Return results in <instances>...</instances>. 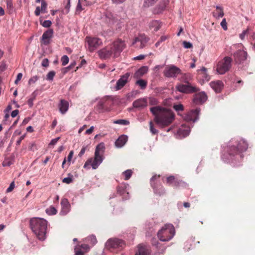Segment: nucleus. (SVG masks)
<instances>
[{
  "label": "nucleus",
  "mask_w": 255,
  "mask_h": 255,
  "mask_svg": "<svg viewBox=\"0 0 255 255\" xmlns=\"http://www.w3.org/2000/svg\"><path fill=\"white\" fill-rule=\"evenodd\" d=\"M154 115L155 123L163 128L170 125L175 119L174 114L170 110L160 106H155L150 109Z\"/></svg>",
  "instance_id": "nucleus-1"
},
{
  "label": "nucleus",
  "mask_w": 255,
  "mask_h": 255,
  "mask_svg": "<svg viewBox=\"0 0 255 255\" xmlns=\"http://www.w3.org/2000/svg\"><path fill=\"white\" fill-rule=\"evenodd\" d=\"M125 48L124 41L118 39L110 45L99 50L98 55L100 58L105 59L109 58L112 55H114V57H117Z\"/></svg>",
  "instance_id": "nucleus-2"
},
{
  "label": "nucleus",
  "mask_w": 255,
  "mask_h": 255,
  "mask_svg": "<svg viewBox=\"0 0 255 255\" xmlns=\"http://www.w3.org/2000/svg\"><path fill=\"white\" fill-rule=\"evenodd\" d=\"M30 227L36 237L43 241L46 238L47 222L43 218H33L30 219Z\"/></svg>",
  "instance_id": "nucleus-3"
},
{
  "label": "nucleus",
  "mask_w": 255,
  "mask_h": 255,
  "mask_svg": "<svg viewBox=\"0 0 255 255\" xmlns=\"http://www.w3.org/2000/svg\"><path fill=\"white\" fill-rule=\"evenodd\" d=\"M104 143H101L99 144L96 148L94 158H90L88 159L84 165L85 168H87L88 166L91 165L94 169H97L103 160V153L104 152Z\"/></svg>",
  "instance_id": "nucleus-4"
},
{
  "label": "nucleus",
  "mask_w": 255,
  "mask_h": 255,
  "mask_svg": "<svg viewBox=\"0 0 255 255\" xmlns=\"http://www.w3.org/2000/svg\"><path fill=\"white\" fill-rule=\"evenodd\" d=\"M175 233L174 226L172 224H166L158 231L157 236L161 241L167 242L173 237Z\"/></svg>",
  "instance_id": "nucleus-5"
},
{
  "label": "nucleus",
  "mask_w": 255,
  "mask_h": 255,
  "mask_svg": "<svg viewBox=\"0 0 255 255\" xmlns=\"http://www.w3.org/2000/svg\"><path fill=\"white\" fill-rule=\"evenodd\" d=\"M232 58L226 56L219 61L216 66V71L219 74H224L228 72L232 66Z\"/></svg>",
  "instance_id": "nucleus-6"
},
{
  "label": "nucleus",
  "mask_w": 255,
  "mask_h": 255,
  "mask_svg": "<svg viewBox=\"0 0 255 255\" xmlns=\"http://www.w3.org/2000/svg\"><path fill=\"white\" fill-rule=\"evenodd\" d=\"M160 175H154L150 180V185L153 188L154 193L159 196H161L165 193V189L158 180Z\"/></svg>",
  "instance_id": "nucleus-7"
},
{
  "label": "nucleus",
  "mask_w": 255,
  "mask_h": 255,
  "mask_svg": "<svg viewBox=\"0 0 255 255\" xmlns=\"http://www.w3.org/2000/svg\"><path fill=\"white\" fill-rule=\"evenodd\" d=\"M106 247L111 251L115 249L121 250L125 247V243L124 241L119 239H110L106 242Z\"/></svg>",
  "instance_id": "nucleus-8"
},
{
  "label": "nucleus",
  "mask_w": 255,
  "mask_h": 255,
  "mask_svg": "<svg viewBox=\"0 0 255 255\" xmlns=\"http://www.w3.org/2000/svg\"><path fill=\"white\" fill-rule=\"evenodd\" d=\"M176 89L181 93L192 94L199 91V89L193 84H179L176 86Z\"/></svg>",
  "instance_id": "nucleus-9"
},
{
  "label": "nucleus",
  "mask_w": 255,
  "mask_h": 255,
  "mask_svg": "<svg viewBox=\"0 0 255 255\" xmlns=\"http://www.w3.org/2000/svg\"><path fill=\"white\" fill-rule=\"evenodd\" d=\"M85 39L90 52L95 51L102 44L101 40L98 38L86 37Z\"/></svg>",
  "instance_id": "nucleus-10"
},
{
  "label": "nucleus",
  "mask_w": 255,
  "mask_h": 255,
  "mask_svg": "<svg viewBox=\"0 0 255 255\" xmlns=\"http://www.w3.org/2000/svg\"><path fill=\"white\" fill-rule=\"evenodd\" d=\"M181 72V70L178 67L170 65L167 66L164 71V75L165 77H176L177 75L179 74Z\"/></svg>",
  "instance_id": "nucleus-11"
},
{
  "label": "nucleus",
  "mask_w": 255,
  "mask_h": 255,
  "mask_svg": "<svg viewBox=\"0 0 255 255\" xmlns=\"http://www.w3.org/2000/svg\"><path fill=\"white\" fill-rule=\"evenodd\" d=\"M149 39L144 34H139L137 37H135L134 39L132 44H135L137 43H140L139 47L143 48L146 46V43L149 41Z\"/></svg>",
  "instance_id": "nucleus-12"
},
{
  "label": "nucleus",
  "mask_w": 255,
  "mask_h": 255,
  "mask_svg": "<svg viewBox=\"0 0 255 255\" xmlns=\"http://www.w3.org/2000/svg\"><path fill=\"white\" fill-rule=\"evenodd\" d=\"M169 3V0H161L154 9V13L155 14H160L162 13L166 8Z\"/></svg>",
  "instance_id": "nucleus-13"
},
{
  "label": "nucleus",
  "mask_w": 255,
  "mask_h": 255,
  "mask_svg": "<svg viewBox=\"0 0 255 255\" xmlns=\"http://www.w3.org/2000/svg\"><path fill=\"white\" fill-rule=\"evenodd\" d=\"M130 76L129 73H127L125 75L121 77L118 80L116 84L117 90L121 89L128 82L129 77Z\"/></svg>",
  "instance_id": "nucleus-14"
},
{
  "label": "nucleus",
  "mask_w": 255,
  "mask_h": 255,
  "mask_svg": "<svg viewBox=\"0 0 255 255\" xmlns=\"http://www.w3.org/2000/svg\"><path fill=\"white\" fill-rule=\"evenodd\" d=\"M207 96L204 92H200L194 95L193 102L196 105L202 104L207 100Z\"/></svg>",
  "instance_id": "nucleus-15"
},
{
  "label": "nucleus",
  "mask_w": 255,
  "mask_h": 255,
  "mask_svg": "<svg viewBox=\"0 0 255 255\" xmlns=\"http://www.w3.org/2000/svg\"><path fill=\"white\" fill-rule=\"evenodd\" d=\"M247 53L242 50H238L234 54V58L236 63H241L247 59Z\"/></svg>",
  "instance_id": "nucleus-16"
},
{
  "label": "nucleus",
  "mask_w": 255,
  "mask_h": 255,
  "mask_svg": "<svg viewBox=\"0 0 255 255\" xmlns=\"http://www.w3.org/2000/svg\"><path fill=\"white\" fill-rule=\"evenodd\" d=\"M53 30L52 29H48L42 34L41 37V42L47 45L49 43V40L52 37Z\"/></svg>",
  "instance_id": "nucleus-17"
},
{
  "label": "nucleus",
  "mask_w": 255,
  "mask_h": 255,
  "mask_svg": "<svg viewBox=\"0 0 255 255\" xmlns=\"http://www.w3.org/2000/svg\"><path fill=\"white\" fill-rule=\"evenodd\" d=\"M166 180V183L167 185L176 187H178L181 182V180L173 175H170L167 177Z\"/></svg>",
  "instance_id": "nucleus-18"
},
{
  "label": "nucleus",
  "mask_w": 255,
  "mask_h": 255,
  "mask_svg": "<svg viewBox=\"0 0 255 255\" xmlns=\"http://www.w3.org/2000/svg\"><path fill=\"white\" fill-rule=\"evenodd\" d=\"M132 106L135 108L142 109L147 107V101L146 98L138 99L133 102Z\"/></svg>",
  "instance_id": "nucleus-19"
},
{
  "label": "nucleus",
  "mask_w": 255,
  "mask_h": 255,
  "mask_svg": "<svg viewBox=\"0 0 255 255\" xmlns=\"http://www.w3.org/2000/svg\"><path fill=\"white\" fill-rule=\"evenodd\" d=\"M234 143L233 144H230L227 150L230 158L240 153V151L236 146V144Z\"/></svg>",
  "instance_id": "nucleus-20"
},
{
  "label": "nucleus",
  "mask_w": 255,
  "mask_h": 255,
  "mask_svg": "<svg viewBox=\"0 0 255 255\" xmlns=\"http://www.w3.org/2000/svg\"><path fill=\"white\" fill-rule=\"evenodd\" d=\"M211 87L216 92L220 93L223 88L224 84L222 81L217 80L210 83Z\"/></svg>",
  "instance_id": "nucleus-21"
},
{
  "label": "nucleus",
  "mask_w": 255,
  "mask_h": 255,
  "mask_svg": "<svg viewBox=\"0 0 255 255\" xmlns=\"http://www.w3.org/2000/svg\"><path fill=\"white\" fill-rule=\"evenodd\" d=\"M237 148L240 152L245 151L248 148V144L246 140L243 139H240L235 142Z\"/></svg>",
  "instance_id": "nucleus-22"
},
{
  "label": "nucleus",
  "mask_w": 255,
  "mask_h": 255,
  "mask_svg": "<svg viewBox=\"0 0 255 255\" xmlns=\"http://www.w3.org/2000/svg\"><path fill=\"white\" fill-rule=\"evenodd\" d=\"M128 137L126 135H122L115 141V144L117 147H123L128 141Z\"/></svg>",
  "instance_id": "nucleus-23"
},
{
  "label": "nucleus",
  "mask_w": 255,
  "mask_h": 255,
  "mask_svg": "<svg viewBox=\"0 0 255 255\" xmlns=\"http://www.w3.org/2000/svg\"><path fill=\"white\" fill-rule=\"evenodd\" d=\"M58 107L60 112L62 114H64L68 110L69 103L64 100H61Z\"/></svg>",
  "instance_id": "nucleus-24"
},
{
  "label": "nucleus",
  "mask_w": 255,
  "mask_h": 255,
  "mask_svg": "<svg viewBox=\"0 0 255 255\" xmlns=\"http://www.w3.org/2000/svg\"><path fill=\"white\" fill-rule=\"evenodd\" d=\"M150 254V250L145 246L139 245L138 246V251L135 255H149Z\"/></svg>",
  "instance_id": "nucleus-25"
},
{
  "label": "nucleus",
  "mask_w": 255,
  "mask_h": 255,
  "mask_svg": "<svg viewBox=\"0 0 255 255\" xmlns=\"http://www.w3.org/2000/svg\"><path fill=\"white\" fill-rule=\"evenodd\" d=\"M216 9L213 12V15L216 18L222 17L224 15L223 7L220 6H216Z\"/></svg>",
  "instance_id": "nucleus-26"
},
{
  "label": "nucleus",
  "mask_w": 255,
  "mask_h": 255,
  "mask_svg": "<svg viewBox=\"0 0 255 255\" xmlns=\"http://www.w3.org/2000/svg\"><path fill=\"white\" fill-rule=\"evenodd\" d=\"M200 111V109L199 108L191 110L188 115L190 117V120L194 122L197 120Z\"/></svg>",
  "instance_id": "nucleus-27"
},
{
  "label": "nucleus",
  "mask_w": 255,
  "mask_h": 255,
  "mask_svg": "<svg viewBox=\"0 0 255 255\" xmlns=\"http://www.w3.org/2000/svg\"><path fill=\"white\" fill-rule=\"evenodd\" d=\"M106 101H100L98 102L96 109L99 113H102L108 110V107L106 106Z\"/></svg>",
  "instance_id": "nucleus-28"
},
{
  "label": "nucleus",
  "mask_w": 255,
  "mask_h": 255,
  "mask_svg": "<svg viewBox=\"0 0 255 255\" xmlns=\"http://www.w3.org/2000/svg\"><path fill=\"white\" fill-rule=\"evenodd\" d=\"M161 26V23L158 20H152L149 23V27L151 29H153L154 31H157Z\"/></svg>",
  "instance_id": "nucleus-29"
},
{
  "label": "nucleus",
  "mask_w": 255,
  "mask_h": 255,
  "mask_svg": "<svg viewBox=\"0 0 255 255\" xmlns=\"http://www.w3.org/2000/svg\"><path fill=\"white\" fill-rule=\"evenodd\" d=\"M148 68L147 66H142L140 67L134 74V77L139 78L147 73Z\"/></svg>",
  "instance_id": "nucleus-30"
},
{
  "label": "nucleus",
  "mask_w": 255,
  "mask_h": 255,
  "mask_svg": "<svg viewBox=\"0 0 255 255\" xmlns=\"http://www.w3.org/2000/svg\"><path fill=\"white\" fill-rule=\"evenodd\" d=\"M61 205L62 207L63 211L65 212V214H66L69 211L70 208V204L68 200L66 198L62 199Z\"/></svg>",
  "instance_id": "nucleus-31"
},
{
  "label": "nucleus",
  "mask_w": 255,
  "mask_h": 255,
  "mask_svg": "<svg viewBox=\"0 0 255 255\" xmlns=\"http://www.w3.org/2000/svg\"><path fill=\"white\" fill-rule=\"evenodd\" d=\"M192 80V76L190 74H185L181 78L183 84H192L190 82Z\"/></svg>",
  "instance_id": "nucleus-32"
},
{
  "label": "nucleus",
  "mask_w": 255,
  "mask_h": 255,
  "mask_svg": "<svg viewBox=\"0 0 255 255\" xmlns=\"http://www.w3.org/2000/svg\"><path fill=\"white\" fill-rule=\"evenodd\" d=\"M190 132V128L187 127L185 128H180L178 130V133L182 135L184 137H185L189 135V133Z\"/></svg>",
  "instance_id": "nucleus-33"
},
{
  "label": "nucleus",
  "mask_w": 255,
  "mask_h": 255,
  "mask_svg": "<svg viewBox=\"0 0 255 255\" xmlns=\"http://www.w3.org/2000/svg\"><path fill=\"white\" fill-rule=\"evenodd\" d=\"M135 84L138 85L141 89H145L147 85V82L143 79L137 80Z\"/></svg>",
  "instance_id": "nucleus-34"
},
{
  "label": "nucleus",
  "mask_w": 255,
  "mask_h": 255,
  "mask_svg": "<svg viewBox=\"0 0 255 255\" xmlns=\"http://www.w3.org/2000/svg\"><path fill=\"white\" fill-rule=\"evenodd\" d=\"M86 241L91 244L92 246L95 245L97 242V239L94 235H91L86 238Z\"/></svg>",
  "instance_id": "nucleus-35"
},
{
  "label": "nucleus",
  "mask_w": 255,
  "mask_h": 255,
  "mask_svg": "<svg viewBox=\"0 0 255 255\" xmlns=\"http://www.w3.org/2000/svg\"><path fill=\"white\" fill-rule=\"evenodd\" d=\"M36 95V92L34 91L32 93L31 97L28 99L27 101V104H28L30 107H31L33 106V101L35 99Z\"/></svg>",
  "instance_id": "nucleus-36"
},
{
  "label": "nucleus",
  "mask_w": 255,
  "mask_h": 255,
  "mask_svg": "<svg viewBox=\"0 0 255 255\" xmlns=\"http://www.w3.org/2000/svg\"><path fill=\"white\" fill-rule=\"evenodd\" d=\"M46 212L49 215H55L57 213L56 209L53 206H50L46 209Z\"/></svg>",
  "instance_id": "nucleus-37"
},
{
  "label": "nucleus",
  "mask_w": 255,
  "mask_h": 255,
  "mask_svg": "<svg viewBox=\"0 0 255 255\" xmlns=\"http://www.w3.org/2000/svg\"><path fill=\"white\" fill-rule=\"evenodd\" d=\"M169 38V35H162L160 37L159 40L155 43V46L157 47H158L160 43L163 41H165L166 40L168 39Z\"/></svg>",
  "instance_id": "nucleus-38"
},
{
  "label": "nucleus",
  "mask_w": 255,
  "mask_h": 255,
  "mask_svg": "<svg viewBox=\"0 0 255 255\" xmlns=\"http://www.w3.org/2000/svg\"><path fill=\"white\" fill-rule=\"evenodd\" d=\"M132 174L131 170H127L123 173V175L125 176L124 179L125 180H128Z\"/></svg>",
  "instance_id": "nucleus-39"
},
{
  "label": "nucleus",
  "mask_w": 255,
  "mask_h": 255,
  "mask_svg": "<svg viewBox=\"0 0 255 255\" xmlns=\"http://www.w3.org/2000/svg\"><path fill=\"white\" fill-rule=\"evenodd\" d=\"M73 175L71 174V173H69L68 177H66V178H64L62 180V182L63 183H65L66 184H70L73 182Z\"/></svg>",
  "instance_id": "nucleus-40"
},
{
  "label": "nucleus",
  "mask_w": 255,
  "mask_h": 255,
  "mask_svg": "<svg viewBox=\"0 0 255 255\" xmlns=\"http://www.w3.org/2000/svg\"><path fill=\"white\" fill-rule=\"evenodd\" d=\"M114 123L122 125H128L129 124L128 121L126 120H118L114 121Z\"/></svg>",
  "instance_id": "nucleus-41"
},
{
  "label": "nucleus",
  "mask_w": 255,
  "mask_h": 255,
  "mask_svg": "<svg viewBox=\"0 0 255 255\" xmlns=\"http://www.w3.org/2000/svg\"><path fill=\"white\" fill-rule=\"evenodd\" d=\"M47 4L46 2V1L42 0L41 1V6L40 7L42 13H45L47 12Z\"/></svg>",
  "instance_id": "nucleus-42"
},
{
  "label": "nucleus",
  "mask_w": 255,
  "mask_h": 255,
  "mask_svg": "<svg viewBox=\"0 0 255 255\" xmlns=\"http://www.w3.org/2000/svg\"><path fill=\"white\" fill-rule=\"evenodd\" d=\"M7 8L8 10L9 13H11L13 9V6L11 0H7L6 1Z\"/></svg>",
  "instance_id": "nucleus-43"
},
{
  "label": "nucleus",
  "mask_w": 255,
  "mask_h": 255,
  "mask_svg": "<svg viewBox=\"0 0 255 255\" xmlns=\"http://www.w3.org/2000/svg\"><path fill=\"white\" fill-rule=\"evenodd\" d=\"M55 75V72L54 71H50L46 76V80L49 81H52Z\"/></svg>",
  "instance_id": "nucleus-44"
},
{
  "label": "nucleus",
  "mask_w": 255,
  "mask_h": 255,
  "mask_svg": "<svg viewBox=\"0 0 255 255\" xmlns=\"http://www.w3.org/2000/svg\"><path fill=\"white\" fill-rule=\"evenodd\" d=\"M61 61L62 66H65L69 62V58L67 55H64L61 57Z\"/></svg>",
  "instance_id": "nucleus-45"
},
{
  "label": "nucleus",
  "mask_w": 255,
  "mask_h": 255,
  "mask_svg": "<svg viewBox=\"0 0 255 255\" xmlns=\"http://www.w3.org/2000/svg\"><path fill=\"white\" fill-rule=\"evenodd\" d=\"M157 1V0H145L143 5L144 6L148 7L152 5Z\"/></svg>",
  "instance_id": "nucleus-46"
},
{
  "label": "nucleus",
  "mask_w": 255,
  "mask_h": 255,
  "mask_svg": "<svg viewBox=\"0 0 255 255\" xmlns=\"http://www.w3.org/2000/svg\"><path fill=\"white\" fill-rule=\"evenodd\" d=\"M158 103L157 100L153 97L149 98V104L152 106L157 105Z\"/></svg>",
  "instance_id": "nucleus-47"
},
{
  "label": "nucleus",
  "mask_w": 255,
  "mask_h": 255,
  "mask_svg": "<svg viewBox=\"0 0 255 255\" xmlns=\"http://www.w3.org/2000/svg\"><path fill=\"white\" fill-rule=\"evenodd\" d=\"M150 126V131L153 134H157L158 132V130L156 129L153 126V124L152 121L149 123Z\"/></svg>",
  "instance_id": "nucleus-48"
},
{
  "label": "nucleus",
  "mask_w": 255,
  "mask_h": 255,
  "mask_svg": "<svg viewBox=\"0 0 255 255\" xmlns=\"http://www.w3.org/2000/svg\"><path fill=\"white\" fill-rule=\"evenodd\" d=\"M173 109L176 111H183L184 110V106L182 104L174 105Z\"/></svg>",
  "instance_id": "nucleus-49"
},
{
  "label": "nucleus",
  "mask_w": 255,
  "mask_h": 255,
  "mask_svg": "<svg viewBox=\"0 0 255 255\" xmlns=\"http://www.w3.org/2000/svg\"><path fill=\"white\" fill-rule=\"evenodd\" d=\"M41 24L44 27H49L51 25L52 22L50 20H46L41 23Z\"/></svg>",
  "instance_id": "nucleus-50"
},
{
  "label": "nucleus",
  "mask_w": 255,
  "mask_h": 255,
  "mask_svg": "<svg viewBox=\"0 0 255 255\" xmlns=\"http://www.w3.org/2000/svg\"><path fill=\"white\" fill-rule=\"evenodd\" d=\"M76 248H78L79 249L81 250V251L82 250L87 251L89 249L88 245L86 244H82L80 246H77Z\"/></svg>",
  "instance_id": "nucleus-51"
},
{
  "label": "nucleus",
  "mask_w": 255,
  "mask_h": 255,
  "mask_svg": "<svg viewBox=\"0 0 255 255\" xmlns=\"http://www.w3.org/2000/svg\"><path fill=\"white\" fill-rule=\"evenodd\" d=\"M249 33V28L244 30L242 33L240 34V38L243 40L245 39V36Z\"/></svg>",
  "instance_id": "nucleus-52"
},
{
  "label": "nucleus",
  "mask_w": 255,
  "mask_h": 255,
  "mask_svg": "<svg viewBox=\"0 0 255 255\" xmlns=\"http://www.w3.org/2000/svg\"><path fill=\"white\" fill-rule=\"evenodd\" d=\"M221 25L224 30H226L227 29V23L225 18H224L221 22Z\"/></svg>",
  "instance_id": "nucleus-53"
},
{
  "label": "nucleus",
  "mask_w": 255,
  "mask_h": 255,
  "mask_svg": "<svg viewBox=\"0 0 255 255\" xmlns=\"http://www.w3.org/2000/svg\"><path fill=\"white\" fill-rule=\"evenodd\" d=\"M14 186H15L14 182V181H13L10 183L8 188L6 189V192L7 193L11 192L13 190Z\"/></svg>",
  "instance_id": "nucleus-54"
},
{
  "label": "nucleus",
  "mask_w": 255,
  "mask_h": 255,
  "mask_svg": "<svg viewBox=\"0 0 255 255\" xmlns=\"http://www.w3.org/2000/svg\"><path fill=\"white\" fill-rule=\"evenodd\" d=\"M73 154H74L73 151L71 150L70 151V152L68 155L67 160H68V165H70V162H71V159L73 157Z\"/></svg>",
  "instance_id": "nucleus-55"
},
{
  "label": "nucleus",
  "mask_w": 255,
  "mask_h": 255,
  "mask_svg": "<svg viewBox=\"0 0 255 255\" xmlns=\"http://www.w3.org/2000/svg\"><path fill=\"white\" fill-rule=\"evenodd\" d=\"M183 44L184 47L185 48H190L192 47V43L189 42L184 41L183 42Z\"/></svg>",
  "instance_id": "nucleus-56"
},
{
  "label": "nucleus",
  "mask_w": 255,
  "mask_h": 255,
  "mask_svg": "<svg viewBox=\"0 0 255 255\" xmlns=\"http://www.w3.org/2000/svg\"><path fill=\"white\" fill-rule=\"evenodd\" d=\"M41 65L43 67H47L49 65V61L48 59L47 58L44 59L42 61Z\"/></svg>",
  "instance_id": "nucleus-57"
},
{
  "label": "nucleus",
  "mask_w": 255,
  "mask_h": 255,
  "mask_svg": "<svg viewBox=\"0 0 255 255\" xmlns=\"http://www.w3.org/2000/svg\"><path fill=\"white\" fill-rule=\"evenodd\" d=\"M145 55H140L139 56H137L136 57H135L133 58V60H141L145 58Z\"/></svg>",
  "instance_id": "nucleus-58"
},
{
  "label": "nucleus",
  "mask_w": 255,
  "mask_h": 255,
  "mask_svg": "<svg viewBox=\"0 0 255 255\" xmlns=\"http://www.w3.org/2000/svg\"><path fill=\"white\" fill-rule=\"evenodd\" d=\"M40 12H41V8L39 6H37L34 11V14L36 16H39Z\"/></svg>",
  "instance_id": "nucleus-59"
},
{
  "label": "nucleus",
  "mask_w": 255,
  "mask_h": 255,
  "mask_svg": "<svg viewBox=\"0 0 255 255\" xmlns=\"http://www.w3.org/2000/svg\"><path fill=\"white\" fill-rule=\"evenodd\" d=\"M22 77V74L21 73H19L17 74L16 79L14 82L15 84H17L18 82L21 80Z\"/></svg>",
  "instance_id": "nucleus-60"
},
{
  "label": "nucleus",
  "mask_w": 255,
  "mask_h": 255,
  "mask_svg": "<svg viewBox=\"0 0 255 255\" xmlns=\"http://www.w3.org/2000/svg\"><path fill=\"white\" fill-rule=\"evenodd\" d=\"M65 1H66L67 2V3L65 6V8L66 9H67V12L69 11V10L70 9V1L71 0H65Z\"/></svg>",
  "instance_id": "nucleus-61"
},
{
  "label": "nucleus",
  "mask_w": 255,
  "mask_h": 255,
  "mask_svg": "<svg viewBox=\"0 0 255 255\" xmlns=\"http://www.w3.org/2000/svg\"><path fill=\"white\" fill-rule=\"evenodd\" d=\"M38 80L37 76H33L31 78H30L29 80V83H34Z\"/></svg>",
  "instance_id": "nucleus-62"
},
{
  "label": "nucleus",
  "mask_w": 255,
  "mask_h": 255,
  "mask_svg": "<svg viewBox=\"0 0 255 255\" xmlns=\"http://www.w3.org/2000/svg\"><path fill=\"white\" fill-rule=\"evenodd\" d=\"M59 138H60V137H57V138L52 139L49 143V145H55L57 142V141H58Z\"/></svg>",
  "instance_id": "nucleus-63"
},
{
  "label": "nucleus",
  "mask_w": 255,
  "mask_h": 255,
  "mask_svg": "<svg viewBox=\"0 0 255 255\" xmlns=\"http://www.w3.org/2000/svg\"><path fill=\"white\" fill-rule=\"evenodd\" d=\"M24 137L25 135H23L19 138V139L16 141V145H19L20 144L21 141L24 139Z\"/></svg>",
  "instance_id": "nucleus-64"
}]
</instances>
